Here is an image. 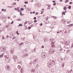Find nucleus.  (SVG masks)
<instances>
[{
    "instance_id": "obj_6",
    "label": "nucleus",
    "mask_w": 73,
    "mask_h": 73,
    "mask_svg": "<svg viewBox=\"0 0 73 73\" xmlns=\"http://www.w3.org/2000/svg\"><path fill=\"white\" fill-rule=\"evenodd\" d=\"M63 61V59L61 58H58V61L59 62L61 63V62H62Z\"/></svg>"
},
{
    "instance_id": "obj_21",
    "label": "nucleus",
    "mask_w": 73,
    "mask_h": 73,
    "mask_svg": "<svg viewBox=\"0 0 73 73\" xmlns=\"http://www.w3.org/2000/svg\"><path fill=\"white\" fill-rule=\"evenodd\" d=\"M51 47L52 48H54V47H55L54 44H52V45H51Z\"/></svg>"
},
{
    "instance_id": "obj_32",
    "label": "nucleus",
    "mask_w": 73,
    "mask_h": 73,
    "mask_svg": "<svg viewBox=\"0 0 73 73\" xmlns=\"http://www.w3.org/2000/svg\"><path fill=\"white\" fill-rule=\"evenodd\" d=\"M65 15V11H63L62 13V15Z\"/></svg>"
},
{
    "instance_id": "obj_16",
    "label": "nucleus",
    "mask_w": 73,
    "mask_h": 73,
    "mask_svg": "<svg viewBox=\"0 0 73 73\" xmlns=\"http://www.w3.org/2000/svg\"><path fill=\"white\" fill-rule=\"evenodd\" d=\"M11 29H12L10 28H7V31H11Z\"/></svg>"
},
{
    "instance_id": "obj_59",
    "label": "nucleus",
    "mask_w": 73,
    "mask_h": 73,
    "mask_svg": "<svg viewBox=\"0 0 73 73\" xmlns=\"http://www.w3.org/2000/svg\"><path fill=\"white\" fill-rule=\"evenodd\" d=\"M38 12H36V13H35V15H38Z\"/></svg>"
},
{
    "instance_id": "obj_22",
    "label": "nucleus",
    "mask_w": 73,
    "mask_h": 73,
    "mask_svg": "<svg viewBox=\"0 0 73 73\" xmlns=\"http://www.w3.org/2000/svg\"><path fill=\"white\" fill-rule=\"evenodd\" d=\"M3 31V29L2 28H0V32H1L2 31Z\"/></svg>"
},
{
    "instance_id": "obj_17",
    "label": "nucleus",
    "mask_w": 73,
    "mask_h": 73,
    "mask_svg": "<svg viewBox=\"0 0 73 73\" xmlns=\"http://www.w3.org/2000/svg\"><path fill=\"white\" fill-rule=\"evenodd\" d=\"M36 36H37V35H33V38H34V39H35Z\"/></svg>"
},
{
    "instance_id": "obj_62",
    "label": "nucleus",
    "mask_w": 73,
    "mask_h": 73,
    "mask_svg": "<svg viewBox=\"0 0 73 73\" xmlns=\"http://www.w3.org/2000/svg\"><path fill=\"white\" fill-rule=\"evenodd\" d=\"M41 48H44V46H42L41 47Z\"/></svg>"
},
{
    "instance_id": "obj_61",
    "label": "nucleus",
    "mask_w": 73,
    "mask_h": 73,
    "mask_svg": "<svg viewBox=\"0 0 73 73\" xmlns=\"http://www.w3.org/2000/svg\"><path fill=\"white\" fill-rule=\"evenodd\" d=\"M14 22L13 21H12L11 22V24H13Z\"/></svg>"
},
{
    "instance_id": "obj_10",
    "label": "nucleus",
    "mask_w": 73,
    "mask_h": 73,
    "mask_svg": "<svg viewBox=\"0 0 73 73\" xmlns=\"http://www.w3.org/2000/svg\"><path fill=\"white\" fill-rule=\"evenodd\" d=\"M5 60L6 62H9V61H10V60H9V58L7 57H6Z\"/></svg>"
},
{
    "instance_id": "obj_24",
    "label": "nucleus",
    "mask_w": 73,
    "mask_h": 73,
    "mask_svg": "<svg viewBox=\"0 0 73 73\" xmlns=\"http://www.w3.org/2000/svg\"><path fill=\"white\" fill-rule=\"evenodd\" d=\"M4 54L3 53L0 55V58H2V57H3V54Z\"/></svg>"
},
{
    "instance_id": "obj_1",
    "label": "nucleus",
    "mask_w": 73,
    "mask_h": 73,
    "mask_svg": "<svg viewBox=\"0 0 73 73\" xmlns=\"http://www.w3.org/2000/svg\"><path fill=\"white\" fill-rule=\"evenodd\" d=\"M48 64V67H51L52 65V64H55V62L53 60H50Z\"/></svg>"
},
{
    "instance_id": "obj_55",
    "label": "nucleus",
    "mask_w": 73,
    "mask_h": 73,
    "mask_svg": "<svg viewBox=\"0 0 73 73\" xmlns=\"http://www.w3.org/2000/svg\"><path fill=\"white\" fill-rule=\"evenodd\" d=\"M16 11H18V10L17 8H15L14 9Z\"/></svg>"
},
{
    "instance_id": "obj_42",
    "label": "nucleus",
    "mask_w": 73,
    "mask_h": 73,
    "mask_svg": "<svg viewBox=\"0 0 73 73\" xmlns=\"http://www.w3.org/2000/svg\"><path fill=\"white\" fill-rule=\"evenodd\" d=\"M28 41H26L25 42V44H28Z\"/></svg>"
},
{
    "instance_id": "obj_29",
    "label": "nucleus",
    "mask_w": 73,
    "mask_h": 73,
    "mask_svg": "<svg viewBox=\"0 0 73 73\" xmlns=\"http://www.w3.org/2000/svg\"><path fill=\"white\" fill-rule=\"evenodd\" d=\"M18 64H20L21 65H22V62L21 61H20L18 62Z\"/></svg>"
},
{
    "instance_id": "obj_58",
    "label": "nucleus",
    "mask_w": 73,
    "mask_h": 73,
    "mask_svg": "<svg viewBox=\"0 0 73 73\" xmlns=\"http://www.w3.org/2000/svg\"><path fill=\"white\" fill-rule=\"evenodd\" d=\"M34 23H36L37 22V20H35L34 21Z\"/></svg>"
},
{
    "instance_id": "obj_45",
    "label": "nucleus",
    "mask_w": 73,
    "mask_h": 73,
    "mask_svg": "<svg viewBox=\"0 0 73 73\" xmlns=\"http://www.w3.org/2000/svg\"><path fill=\"white\" fill-rule=\"evenodd\" d=\"M20 10H21V11H24V8H21L20 9Z\"/></svg>"
},
{
    "instance_id": "obj_47",
    "label": "nucleus",
    "mask_w": 73,
    "mask_h": 73,
    "mask_svg": "<svg viewBox=\"0 0 73 73\" xmlns=\"http://www.w3.org/2000/svg\"><path fill=\"white\" fill-rule=\"evenodd\" d=\"M37 73H41V72H40V71H38L37 72Z\"/></svg>"
},
{
    "instance_id": "obj_54",
    "label": "nucleus",
    "mask_w": 73,
    "mask_h": 73,
    "mask_svg": "<svg viewBox=\"0 0 73 73\" xmlns=\"http://www.w3.org/2000/svg\"><path fill=\"white\" fill-rule=\"evenodd\" d=\"M62 50V48H61L60 49V50H59V51H60V52H61V51Z\"/></svg>"
},
{
    "instance_id": "obj_35",
    "label": "nucleus",
    "mask_w": 73,
    "mask_h": 73,
    "mask_svg": "<svg viewBox=\"0 0 73 73\" xmlns=\"http://www.w3.org/2000/svg\"><path fill=\"white\" fill-rule=\"evenodd\" d=\"M9 25H6L5 27V28H8V26H9Z\"/></svg>"
},
{
    "instance_id": "obj_37",
    "label": "nucleus",
    "mask_w": 73,
    "mask_h": 73,
    "mask_svg": "<svg viewBox=\"0 0 73 73\" xmlns=\"http://www.w3.org/2000/svg\"><path fill=\"white\" fill-rule=\"evenodd\" d=\"M52 38H50V39L49 40V41H50V42H53V41H52Z\"/></svg>"
},
{
    "instance_id": "obj_30",
    "label": "nucleus",
    "mask_w": 73,
    "mask_h": 73,
    "mask_svg": "<svg viewBox=\"0 0 73 73\" xmlns=\"http://www.w3.org/2000/svg\"><path fill=\"white\" fill-rule=\"evenodd\" d=\"M23 26V25L21 24H20L19 26L18 27H22Z\"/></svg>"
},
{
    "instance_id": "obj_4",
    "label": "nucleus",
    "mask_w": 73,
    "mask_h": 73,
    "mask_svg": "<svg viewBox=\"0 0 73 73\" xmlns=\"http://www.w3.org/2000/svg\"><path fill=\"white\" fill-rule=\"evenodd\" d=\"M15 35L16 34V32L15 31H13L12 32H11L10 33V35L11 36H9V38H12V36H13V35Z\"/></svg>"
},
{
    "instance_id": "obj_12",
    "label": "nucleus",
    "mask_w": 73,
    "mask_h": 73,
    "mask_svg": "<svg viewBox=\"0 0 73 73\" xmlns=\"http://www.w3.org/2000/svg\"><path fill=\"white\" fill-rule=\"evenodd\" d=\"M21 73H24V68H21Z\"/></svg>"
},
{
    "instance_id": "obj_39",
    "label": "nucleus",
    "mask_w": 73,
    "mask_h": 73,
    "mask_svg": "<svg viewBox=\"0 0 73 73\" xmlns=\"http://www.w3.org/2000/svg\"><path fill=\"white\" fill-rule=\"evenodd\" d=\"M71 48H73V43H72V44L71 45Z\"/></svg>"
},
{
    "instance_id": "obj_14",
    "label": "nucleus",
    "mask_w": 73,
    "mask_h": 73,
    "mask_svg": "<svg viewBox=\"0 0 73 73\" xmlns=\"http://www.w3.org/2000/svg\"><path fill=\"white\" fill-rule=\"evenodd\" d=\"M27 55H28V56H29V54H25L24 55L22 56V58H25V57H26V56H27Z\"/></svg>"
},
{
    "instance_id": "obj_46",
    "label": "nucleus",
    "mask_w": 73,
    "mask_h": 73,
    "mask_svg": "<svg viewBox=\"0 0 73 73\" xmlns=\"http://www.w3.org/2000/svg\"><path fill=\"white\" fill-rule=\"evenodd\" d=\"M25 4H28V1H25Z\"/></svg>"
},
{
    "instance_id": "obj_50",
    "label": "nucleus",
    "mask_w": 73,
    "mask_h": 73,
    "mask_svg": "<svg viewBox=\"0 0 73 73\" xmlns=\"http://www.w3.org/2000/svg\"><path fill=\"white\" fill-rule=\"evenodd\" d=\"M28 23L29 24H32V23H31V22H29V21H28Z\"/></svg>"
},
{
    "instance_id": "obj_26",
    "label": "nucleus",
    "mask_w": 73,
    "mask_h": 73,
    "mask_svg": "<svg viewBox=\"0 0 73 73\" xmlns=\"http://www.w3.org/2000/svg\"><path fill=\"white\" fill-rule=\"evenodd\" d=\"M64 63H63L62 64V67H64Z\"/></svg>"
},
{
    "instance_id": "obj_38",
    "label": "nucleus",
    "mask_w": 73,
    "mask_h": 73,
    "mask_svg": "<svg viewBox=\"0 0 73 73\" xmlns=\"http://www.w3.org/2000/svg\"><path fill=\"white\" fill-rule=\"evenodd\" d=\"M53 5L54 6H55L56 5V2H54L53 4Z\"/></svg>"
},
{
    "instance_id": "obj_60",
    "label": "nucleus",
    "mask_w": 73,
    "mask_h": 73,
    "mask_svg": "<svg viewBox=\"0 0 73 73\" xmlns=\"http://www.w3.org/2000/svg\"><path fill=\"white\" fill-rule=\"evenodd\" d=\"M71 65H73V62H71Z\"/></svg>"
},
{
    "instance_id": "obj_5",
    "label": "nucleus",
    "mask_w": 73,
    "mask_h": 73,
    "mask_svg": "<svg viewBox=\"0 0 73 73\" xmlns=\"http://www.w3.org/2000/svg\"><path fill=\"white\" fill-rule=\"evenodd\" d=\"M54 52H55V50L53 49H51L49 51V54H53V53H54Z\"/></svg>"
},
{
    "instance_id": "obj_43",
    "label": "nucleus",
    "mask_w": 73,
    "mask_h": 73,
    "mask_svg": "<svg viewBox=\"0 0 73 73\" xmlns=\"http://www.w3.org/2000/svg\"><path fill=\"white\" fill-rule=\"evenodd\" d=\"M7 8H12V7H13V6H7Z\"/></svg>"
},
{
    "instance_id": "obj_53",
    "label": "nucleus",
    "mask_w": 73,
    "mask_h": 73,
    "mask_svg": "<svg viewBox=\"0 0 73 73\" xmlns=\"http://www.w3.org/2000/svg\"><path fill=\"white\" fill-rule=\"evenodd\" d=\"M36 17H35L33 19L34 20H36Z\"/></svg>"
},
{
    "instance_id": "obj_56",
    "label": "nucleus",
    "mask_w": 73,
    "mask_h": 73,
    "mask_svg": "<svg viewBox=\"0 0 73 73\" xmlns=\"http://www.w3.org/2000/svg\"><path fill=\"white\" fill-rule=\"evenodd\" d=\"M39 25H40V26H42V23H41Z\"/></svg>"
},
{
    "instance_id": "obj_15",
    "label": "nucleus",
    "mask_w": 73,
    "mask_h": 73,
    "mask_svg": "<svg viewBox=\"0 0 73 73\" xmlns=\"http://www.w3.org/2000/svg\"><path fill=\"white\" fill-rule=\"evenodd\" d=\"M13 59H15V60H17V56L16 55H14L13 56Z\"/></svg>"
},
{
    "instance_id": "obj_3",
    "label": "nucleus",
    "mask_w": 73,
    "mask_h": 73,
    "mask_svg": "<svg viewBox=\"0 0 73 73\" xmlns=\"http://www.w3.org/2000/svg\"><path fill=\"white\" fill-rule=\"evenodd\" d=\"M6 50V48L5 47L3 46L0 48V51L1 52H5Z\"/></svg>"
},
{
    "instance_id": "obj_2",
    "label": "nucleus",
    "mask_w": 73,
    "mask_h": 73,
    "mask_svg": "<svg viewBox=\"0 0 73 73\" xmlns=\"http://www.w3.org/2000/svg\"><path fill=\"white\" fill-rule=\"evenodd\" d=\"M41 56L43 58H45L47 57V54L45 52H43L42 53Z\"/></svg>"
},
{
    "instance_id": "obj_34",
    "label": "nucleus",
    "mask_w": 73,
    "mask_h": 73,
    "mask_svg": "<svg viewBox=\"0 0 73 73\" xmlns=\"http://www.w3.org/2000/svg\"><path fill=\"white\" fill-rule=\"evenodd\" d=\"M5 53L7 54V56H8V52H5Z\"/></svg>"
},
{
    "instance_id": "obj_41",
    "label": "nucleus",
    "mask_w": 73,
    "mask_h": 73,
    "mask_svg": "<svg viewBox=\"0 0 73 73\" xmlns=\"http://www.w3.org/2000/svg\"><path fill=\"white\" fill-rule=\"evenodd\" d=\"M17 20L18 21H21V20L20 19H17Z\"/></svg>"
},
{
    "instance_id": "obj_51",
    "label": "nucleus",
    "mask_w": 73,
    "mask_h": 73,
    "mask_svg": "<svg viewBox=\"0 0 73 73\" xmlns=\"http://www.w3.org/2000/svg\"><path fill=\"white\" fill-rule=\"evenodd\" d=\"M69 4H73V3H72V2H70Z\"/></svg>"
},
{
    "instance_id": "obj_48",
    "label": "nucleus",
    "mask_w": 73,
    "mask_h": 73,
    "mask_svg": "<svg viewBox=\"0 0 73 73\" xmlns=\"http://www.w3.org/2000/svg\"><path fill=\"white\" fill-rule=\"evenodd\" d=\"M15 38H16V37H15V36H13V38H12V39L14 40V39H15Z\"/></svg>"
},
{
    "instance_id": "obj_36",
    "label": "nucleus",
    "mask_w": 73,
    "mask_h": 73,
    "mask_svg": "<svg viewBox=\"0 0 73 73\" xmlns=\"http://www.w3.org/2000/svg\"><path fill=\"white\" fill-rule=\"evenodd\" d=\"M42 31L43 32H45V29H43Z\"/></svg>"
},
{
    "instance_id": "obj_27",
    "label": "nucleus",
    "mask_w": 73,
    "mask_h": 73,
    "mask_svg": "<svg viewBox=\"0 0 73 73\" xmlns=\"http://www.w3.org/2000/svg\"><path fill=\"white\" fill-rule=\"evenodd\" d=\"M17 68L18 69H20V68H21V66H20V65H19L18 66Z\"/></svg>"
},
{
    "instance_id": "obj_44",
    "label": "nucleus",
    "mask_w": 73,
    "mask_h": 73,
    "mask_svg": "<svg viewBox=\"0 0 73 73\" xmlns=\"http://www.w3.org/2000/svg\"><path fill=\"white\" fill-rule=\"evenodd\" d=\"M4 11V9H1V11L2 12H3V11Z\"/></svg>"
},
{
    "instance_id": "obj_52",
    "label": "nucleus",
    "mask_w": 73,
    "mask_h": 73,
    "mask_svg": "<svg viewBox=\"0 0 73 73\" xmlns=\"http://www.w3.org/2000/svg\"><path fill=\"white\" fill-rule=\"evenodd\" d=\"M24 27L25 28H27V26L25 25H24Z\"/></svg>"
},
{
    "instance_id": "obj_64",
    "label": "nucleus",
    "mask_w": 73,
    "mask_h": 73,
    "mask_svg": "<svg viewBox=\"0 0 73 73\" xmlns=\"http://www.w3.org/2000/svg\"><path fill=\"white\" fill-rule=\"evenodd\" d=\"M13 18H16V16L14 15L13 17Z\"/></svg>"
},
{
    "instance_id": "obj_40",
    "label": "nucleus",
    "mask_w": 73,
    "mask_h": 73,
    "mask_svg": "<svg viewBox=\"0 0 73 73\" xmlns=\"http://www.w3.org/2000/svg\"><path fill=\"white\" fill-rule=\"evenodd\" d=\"M5 38H4V36H2V40H4L5 39Z\"/></svg>"
},
{
    "instance_id": "obj_25",
    "label": "nucleus",
    "mask_w": 73,
    "mask_h": 73,
    "mask_svg": "<svg viewBox=\"0 0 73 73\" xmlns=\"http://www.w3.org/2000/svg\"><path fill=\"white\" fill-rule=\"evenodd\" d=\"M71 73H73V70L72 69H71L70 71Z\"/></svg>"
},
{
    "instance_id": "obj_23",
    "label": "nucleus",
    "mask_w": 73,
    "mask_h": 73,
    "mask_svg": "<svg viewBox=\"0 0 73 73\" xmlns=\"http://www.w3.org/2000/svg\"><path fill=\"white\" fill-rule=\"evenodd\" d=\"M73 25V24H70L69 25H68V27H72Z\"/></svg>"
},
{
    "instance_id": "obj_19",
    "label": "nucleus",
    "mask_w": 73,
    "mask_h": 73,
    "mask_svg": "<svg viewBox=\"0 0 73 73\" xmlns=\"http://www.w3.org/2000/svg\"><path fill=\"white\" fill-rule=\"evenodd\" d=\"M31 72H35V69H32L31 70Z\"/></svg>"
},
{
    "instance_id": "obj_28",
    "label": "nucleus",
    "mask_w": 73,
    "mask_h": 73,
    "mask_svg": "<svg viewBox=\"0 0 73 73\" xmlns=\"http://www.w3.org/2000/svg\"><path fill=\"white\" fill-rule=\"evenodd\" d=\"M68 8H69V9H71V6H69V5H68Z\"/></svg>"
},
{
    "instance_id": "obj_31",
    "label": "nucleus",
    "mask_w": 73,
    "mask_h": 73,
    "mask_svg": "<svg viewBox=\"0 0 73 73\" xmlns=\"http://www.w3.org/2000/svg\"><path fill=\"white\" fill-rule=\"evenodd\" d=\"M66 73H71V72L70 71L68 70L66 71Z\"/></svg>"
},
{
    "instance_id": "obj_63",
    "label": "nucleus",
    "mask_w": 73,
    "mask_h": 73,
    "mask_svg": "<svg viewBox=\"0 0 73 73\" xmlns=\"http://www.w3.org/2000/svg\"><path fill=\"white\" fill-rule=\"evenodd\" d=\"M70 54H71V56H72V55H73V54L72 53H70Z\"/></svg>"
},
{
    "instance_id": "obj_57",
    "label": "nucleus",
    "mask_w": 73,
    "mask_h": 73,
    "mask_svg": "<svg viewBox=\"0 0 73 73\" xmlns=\"http://www.w3.org/2000/svg\"><path fill=\"white\" fill-rule=\"evenodd\" d=\"M20 16H21V15H22V12H21L20 13Z\"/></svg>"
},
{
    "instance_id": "obj_11",
    "label": "nucleus",
    "mask_w": 73,
    "mask_h": 73,
    "mask_svg": "<svg viewBox=\"0 0 73 73\" xmlns=\"http://www.w3.org/2000/svg\"><path fill=\"white\" fill-rule=\"evenodd\" d=\"M14 49L13 48H12L11 49L10 52L11 54H13L14 52Z\"/></svg>"
},
{
    "instance_id": "obj_20",
    "label": "nucleus",
    "mask_w": 73,
    "mask_h": 73,
    "mask_svg": "<svg viewBox=\"0 0 73 73\" xmlns=\"http://www.w3.org/2000/svg\"><path fill=\"white\" fill-rule=\"evenodd\" d=\"M16 3L15 2H14L13 3V4H11V5H16Z\"/></svg>"
},
{
    "instance_id": "obj_7",
    "label": "nucleus",
    "mask_w": 73,
    "mask_h": 73,
    "mask_svg": "<svg viewBox=\"0 0 73 73\" xmlns=\"http://www.w3.org/2000/svg\"><path fill=\"white\" fill-rule=\"evenodd\" d=\"M38 58H37L33 62H32V63H33V64H34V65L36 64V62H37L38 61Z\"/></svg>"
},
{
    "instance_id": "obj_9",
    "label": "nucleus",
    "mask_w": 73,
    "mask_h": 73,
    "mask_svg": "<svg viewBox=\"0 0 73 73\" xmlns=\"http://www.w3.org/2000/svg\"><path fill=\"white\" fill-rule=\"evenodd\" d=\"M5 68L7 70H9L11 69V67L9 66H6Z\"/></svg>"
},
{
    "instance_id": "obj_8",
    "label": "nucleus",
    "mask_w": 73,
    "mask_h": 73,
    "mask_svg": "<svg viewBox=\"0 0 73 73\" xmlns=\"http://www.w3.org/2000/svg\"><path fill=\"white\" fill-rule=\"evenodd\" d=\"M65 48L66 49H69L70 48V45L69 44H66L64 46Z\"/></svg>"
},
{
    "instance_id": "obj_18",
    "label": "nucleus",
    "mask_w": 73,
    "mask_h": 73,
    "mask_svg": "<svg viewBox=\"0 0 73 73\" xmlns=\"http://www.w3.org/2000/svg\"><path fill=\"white\" fill-rule=\"evenodd\" d=\"M66 7H68V5H66V7H64L63 8L64 10H66Z\"/></svg>"
},
{
    "instance_id": "obj_13",
    "label": "nucleus",
    "mask_w": 73,
    "mask_h": 73,
    "mask_svg": "<svg viewBox=\"0 0 73 73\" xmlns=\"http://www.w3.org/2000/svg\"><path fill=\"white\" fill-rule=\"evenodd\" d=\"M24 45V44L23 42H21V43L19 44V47H20L21 48V47L22 46H23V45Z\"/></svg>"
},
{
    "instance_id": "obj_49",
    "label": "nucleus",
    "mask_w": 73,
    "mask_h": 73,
    "mask_svg": "<svg viewBox=\"0 0 73 73\" xmlns=\"http://www.w3.org/2000/svg\"><path fill=\"white\" fill-rule=\"evenodd\" d=\"M28 22V21H26L25 22V23H24V24H25H25H27V23Z\"/></svg>"
},
{
    "instance_id": "obj_33",
    "label": "nucleus",
    "mask_w": 73,
    "mask_h": 73,
    "mask_svg": "<svg viewBox=\"0 0 73 73\" xmlns=\"http://www.w3.org/2000/svg\"><path fill=\"white\" fill-rule=\"evenodd\" d=\"M69 1L68 0H66L65 1V3H68Z\"/></svg>"
}]
</instances>
